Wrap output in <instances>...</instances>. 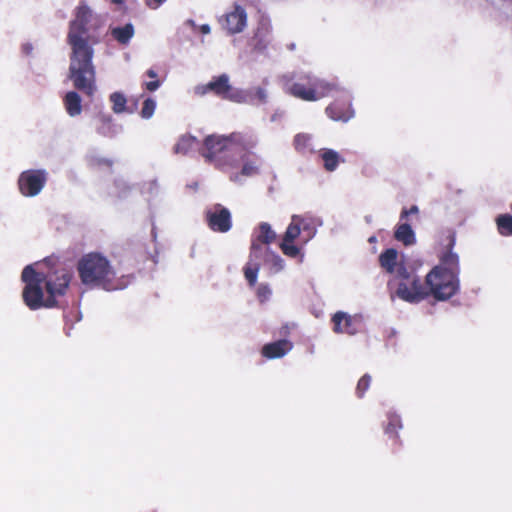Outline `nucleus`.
Returning a JSON list of instances; mask_svg holds the SVG:
<instances>
[{
  "label": "nucleus",
  "instance_id": "nucleus-1",
  "mask_svg": "<svg viewBox=\"0 0 512 512\" xmlns=\"http://www.w3.org/2000/svg\"><path fill=\"white\" fill-rule=\"evenodd\" d=\"M102 25L100 17L85 3L74 10L69 23L67 43L71 47L69 79L78 91L88 97L96 92V69L93 64L94 46L100 42L96 31Z\"/></svg>",
  "mask_w": 512,
  "mask_h": 512
},
{
  "label": "nucleus",
  "instance_id": "nucleus-2",
  "mask_svg": "<svg viewBox=\"0 0 512 512\" xmlns=\"http://www.w3.org/2000/svg\"><path fill=\"white\" fill-rule=\"evenodd\" d=\"M72 277V272L66 268L43 272L27 265L21 273L25 284L22 291L24 304L32 311L58 307L57 298L66 295Z\"/></svg>",
  "mask_w": 512,
  "mask_h": 512
},
{
  "label": "nucleus",
  "instance_id": "nucleus-3",
  "mask_svg": "<svg viewBox=\"0 0 512 512\" xmlns=\"http://www.w3.org/2000/svg\"><path fill=\"white\" fill-rule=\"evenodd\" d=\"M77 272L81 283L89 288L106 291L123 289L125 284L116 277V271L110 261L98 252L83 255L77 262Z\"/></svg>",
  "mask_w": 512,
  "mask_h": 512
},
{
  "label": "nucleus",
  "instance_id": "nucleus-4",
  "mask_svg": "<svg viewBox=\"0 0 512 512\" xmlns=\"http://www.w3.org/2000/svg\"><path fill=\"white\" fill-rule=\"evenodd\" d=\"M283 91L304 102H317L339 92L341 87L336 82L320 79L312 73L293 72L281 79Z\"/></svg>",
  "mask_w": 512,
  "mask_h": 512
},
{
  "label": "nucleus",
  "instance_id": "nucleus-5",
  "mask_svg": "<svg viewBox=\"0 0 512 512\" xmlns=\"http://www.w3.org/2000/svg\"><path fill=\"white\" fill-rule=\"evenodd\" d=\"M387 289L392 299L395 297L408 302L419 303L427 298L426 281L421 278L413 269H408L405 264L397 267L395 275L387 282Z\"/></svg>",
  "mask_w": 512,
  "mask_h": 512
},
{
  "label": "nucleus",
  "instance_id": "nucleus-6",
  "mask_svg": "<svg viewBox=\"0 0 512 512\" xmlns=\"http://www.w3.org/2000/svg\"><path fill=\"white\" fill-rule=\"evenodd\" d=\"M253 146L254 142L242 133L234 132L228 136L209 135L204 139L201 155L208 162H215L218 168L223 169L222 154L237 151L239 148L245 150Z\"/></svg>",
  "mask_w": 512,
  "mask_h": 512
},
{
  "label": "nucleus",
  "instance_id": "nucleus-7",
  "mask_svg": "<svg viewBox=\"0 0 512 512\" xmlns=\"http://www.w3.org/2000/svg\"><path fill=\"white\" fill-rule=\"evenodd\" d=\"M425 278L427 298L433 296L438 301H445L459 290V275L455 272H446L443 267H434Z\"/></svg>",
  "mask_w": 512,
  "mask_h": 512
},
{
  "label": "nucleus",
  "instance_id": "nucleus-8",
  "mask_svg": "<svg viewBox=\"0 0 512 512\" xmlns=\"http://www.w3.org/2000/svg\"><path fill=\"white\" fill-rule=\"evenodd\" d=\"M195 92L200 96L212 92L215 96L221 99L235 102H239L242 99L241 92L230 85L229 77L226 74L213 77L209 83L197 86Z\"/></svg>",
  "mask_w": 512,
  "mask_h": 512
},
{
  "label": "nucleus",
  "instance_id": "nucleus-9",
  "mask_svg": "<svg viewBox=\"0 0 512 512\" xmlns=\"http://www.w3.org/2000/svg\"><path fill=\"white\" fill-rule=\"evenodd\" d=\"M207 226L214 232L226 233L232 227V217L229 209L221 204H215L205 211Z\"/></svg>",
  "mask_w": 512,
  "mask_h": 512
},
{
  "label": "nucleus",
  "instance_id": "nucleus-10",
  "mask_svg": "<svg viewBox=\"0 0 512 512\" xmlns=\"http://www.w3.org/2000/svg\"><path fill=\"white\" fill-rule=\"evenodd\" d=\"M46 183V174L42 170H27L20 174L18 179L19 190L22 195L33 197L40 193Z\"/></svg>",
  "mask_w": 512,
  "mask_h": 512
},
{
  "label": "nucleus",
  "instance_id": "nucleus-11",
  "mask_svg": "<svg viewBox=\"0 0 512 512\" xmlns=\"http://www.w3.org/2000/svg\"><path fill=\"white\" fill-rule=\"evenodd\" d=\"M335 333L355 335L362 327L363 318L361 315H349L345 312H336L331 319Z\"/></svg>",
  "mask_w": 512,
  "mask_h": 512
},
{
  "label": "nucleus",
  "instance_id": "nucleus-12",
  "mask_svg": "<svg viewBox=\"0 0 512 512\" xmlns=\"http://www.w3.org/2000/svg\"><path fill=\"white\" fill-rule=\"evenodd\" d=\"M220 23L228 34L233 35L244 30L247 24V13L240 5H235L231 12H228Z\"/></svg>",
  "mask_w": 512,
  "mask_h": 512
},
{
  "label": "nucleus",
  "instance_id": "nucleus-13",
  "mask_svg": "<svg viewBox=\"0 0 512 512\" xmlns=\"http://www.w3.org/2000/svg\"><path fill=\"white\" fill-rule=\"evenodd\" d=\"M325 111L327 116L335 121L347 122L354 116L349 99L335 100L326 107Z\"/></svg>",
  "mask_w": 512,
  "mask_h": 512
},
{
  "label": "nucleus",
  "instance_id": "nucleus-14",
  "mask_svg": "<svg viewBox=\"0 0 512 512\" xmlns=\"http://www.w3.org/2000/svg\"><path fill=\"white\" fill-rule=\"evenodd\" d=\"M276 239V233L272 230L271 226L262 222L258 226V234L251 244V257H258V254L262 251V244L269 245Z\"/></svg>",
  "mask_w": 512,
  "mask_h": 512
},
{
  "label": "nucleus",
  "instance_id": "nucleus-15",
  "mask_svg": "<svg viewBox=\"0 0 512 512\" xmlns=\"http://www.w3.org/2000/svg\"><path fill=\"white\" fill-rule=\"evenodd\" d=\"M455 245V236L450 235L448 237V243L446 250L440 255L439 260L440 263L436 267H443L446 272H455L459 275L460 266H459V257L456 253H454L453 247Z\"/></svg>",
  "mask_w": 512,
  "mask_h": 512
},
{
  "label": "nucleus",
  "instance_id": "nucleus-16",
  "mask_svg": "<svg viewBox=\"0 0 512 512\" xmlns=\"http://www.w3.org/2000/svg\"><path fill=\"white\" fill-rule=\"evenodd\" d=\"M293 347V344L286 339L265 344L262 347L261 354L267 359L281 358L286 355Z\"/></svg>",
  "mask_w": 512,
  "mask_h": 512
},
{
  "label": "nucleus",
  "instance_id": "nucleus-17",
  "mask_svg": "<svg viewBox=\"0 0 512 512\" xmlns=\"http://www.w3.org/2000/svg\"><path fill=\"white\" fill-rule=\"evenodd\" d=\"M97 132L98 134L112 138L117 135V126L113 122V118L111 115L106 113H98L97 116Z\"/></svg>",
  "mask_w": 512,
  "mask_h": 512
},
{
  "label": "nucleus",
  "instance_id": "nucleus-18",
  "mask_svg": "<svg viewBox=\"0 0 512 512\" xmlns=\"http://www.w3.org/2000/svg\"><path fill=\"white\" fill-rule=\"evenodd\" d=\"M379 264L387 273L395 275L397 267L402 263H398V252L394 248H389L379 255Z\"/></svg>",
  "mask_w": 512,
  "mask_h": 512
},
{
  "label": "nucleus",
  "instance_id": "nucleus-19",
  "mask_svg": "<svg viewBox=\"0 0 512 512\" xmlns=\"http://www.w3.org/2000/svg\"><path fill=\"white\" fill-rule=\"evenodd\" d=\"M63 104L67 114L76 117L82 112V99L76 91H69L63 98Z\"/></svg>",
  "mask_w": 512,
  "mask_h": 512
},
{
  "label": "nucleus",
  "instance_id": "nucleus-20",
  "mask_svg": "<svg viewBox=\"0 0 512 512\" xmlns=\"http://www.w3.org/2000/svg\"><path fill=\"white\" fill-rule=\"evenodd\" d=\"M394 237L397 241L402 242L405 246H409L415 243V233L408 223H401L397 225L394 232Z\"/></svg>",
  "mask_w": 512,
  "mask_h": 512
},
{
  "label": "nucleus",
  "instance_id": "nucleus-21",
  "mask_svg": "<svg viewBox=\"0 0 512 512\" xmlns=\"http://www.w3.org/2000/svg\"><path fill=\"white\" fill-rule=\"evenodd\" d=\"M134 33V26L131 23H127L123 27L112 28L111 30L112 37L122 45L128 44Z\"/></svg>",
  "mask_w": 512,
  "mask_h": 512
},
{
  "label": "nucleus",
  "instance_id": "nucleus-22",
  "mask_svg": "<svg viewBox=\"0 0 512 512\" xmlns=\"http://www.w3.org/2000/svg\"><path fill=\"white\" fill-rule=\"evenodd\" d=\"M402 428V422L398 415L396 414H390L388 416V423L384 428V431L387 435H389L394 442L400 446L401 441L398 436V430Z\"/></svg>",
  "mask_w": 512,
  "mask_h": 512
},
{
  "label": "nucleus",
  "instance_id": "nucleus-23",
  "mask_svg": "<svg viewBox=\"0 0 512 512\" xmlns=\"http://www.w3.org/2000/svg\"><path fill=\"white\" fill-rule=\"evenodd\" d=\"M198 143L196 137L191 135H183L180 137L178 142L174 146V152L176 154L186 155L194 149Z\"/></svg>",
  "mask_w": 512,
  "mask_h": 512
},
{
  "label": "nucleus",
  "instance_id": "nucleus-24",
  "mask_svg": "<svg viewBox=\"0 0 512 512\" xmlns=\"http://www.w3.org/2000/svg\"><path fill=\"white\" fill-rule=\"evenodd\" d=\"M497 231L501 236H512V215L505 213L500 214L495 219Z\"/></svg>",
  "mask_w": 512,
  "mask_h": 512
},
{
  "label": "nucleus",
  "instance_id": "nucleus-25",
  "mask_svg": "<svg viewBox=\"0 0 512 512\" xmlns=\"http://www.w3.org/2000/svg\"><path fill=\"white\" fill-rule=\"evenodd\" d=\"M302 223L303 219L300 216L293 215L291 223L284 234L283 241L293 242L300 235Z\"/></svg>",
  "mask_w": 512,
  "mask_h": 512
},
{
  "label": "nucleus",
  "instance_id": "nucleus-26",
  "mask_svg": "<svg viewBox=\"0 0 512 512\" xmlns=\"http://www.w3.org/2000/svg\"><path fill=\"white\" fill-rule=\"evenodd\" d=\"M320 156L323 160L325 170L329 172L334 171L340 162L339 154L332 149L322 150Z\"/></svg>",
  "mask_w": 512,
  "mask_h": 512
},
{
  "label": "nucleus",
  "instance_id": "nucleus-27",
  "mask_svg": "<svg viewBox=\"0 0 512 512\" xmlns=\"http://www.w3.org/2000/svg\"><path fill=\"white\" fill-rule=\"evenodd\" d=\"M109 100L112 104V110L114 113L121 114L127 111V99L123 93L114 92L109 96Z\"/></svg>",
  "mask_w": 512,
  "mask_h": 512
},
{
  "label": "nucleus",
  "instance_id": "nucleus-28",
  "mask_svg": "<svg viewBox=\"0 0 512 512\" xmlns=\"http://www.w3.org/2000/svg\"><path fill=\"white\" fill-rule=\"evenodd\" d=\"M259 269V263L252 265L250 262L247 263L243 268L245 279L247 280L250 287H254L256 285Z\"/></svg>",
  "mask_w": 512,
  "mask_h": 512
},
{
  "label": "nucleus",
  "instance_id": "nucleus-29",
  "mask_svg": "<svg viewBox=\"0 0 512 512\" xmlns=\"http://www.w3.org/2000/svg\"><path fill=\"white\" fill-rule=\"evenodd\" d=\"M246 155L242 156L243 166L241 169V175L243 176H253L259 173L258 161L257 159H246Z\"/></svg>",
  "mask_w": 512,
  "mask_h": 512
},
{
  "label": "nucleus",
  "instance_id": "nucleus-30",
  "mask_svg": "<svg viewBox=\"0 0 512 512\" xmlns=\"http://www.w3.org/2000/svg\"><path fill=\"white\" fill-rule=\"evenodd\" d=\"M311 137L307 134L299 133L294 137V147L300 153H305L310 150Z\"/></svg>",
  "mask_w": 512,
  "mask_h": 512
},
{
  "label": "nucleus",
  "instance_id": "nucleus-31",
  "mask_svg": "<svg viewBox=\"0 0 512 512\" xmlns=\"http://www.w3.org/2000/svg\"><path fill=\"white\" fill-rule=\"evenodd\" d=\"M371 376L369 374H364L358 381L356 387V395L359 398H362L365 392L369 389L371 384Z\"/></svg>",
  "mask_w": 512,
  "mask_h": 512
},
{
  "label": "nucleus",
  "instance_id": "nucleus-32",
  "mask_svg": "<svg viewBox=\"0 0 512 512\" xmlns=\"http://www.w3.org/2000/svg\"><path fill=\"white\" fill-rule=\"evenodd\" d=\"M156 108V102L152 98H147L143 102V106L140 115L144 119H149L154 114Z\"/></svg>",
  "mask_w": 512,
  "mask_h": 512
},
{
  "label": "nucleus",
  "instance_id": "nucleus-33",
  "mask_svg": "<svg viewBox=\"0 0 512 512\" xmlns=\"http://www.w3.org/2000/svg\"><path fill=\"white\" fill-rule=\"evenodd\" d=\"M280 248L284 255L296 258L300 254V249L293 242L282 241Z\"/></svg>",
  "mask_w": 512,
  "mask_h": 512
},
{
  "label": "nucleus",
  "instance_id": "nucleus-34",
  "mask_svg": "<svg viewBox=\"0 0 512 512\" xmlns=\"http://www.w3.org/2000/svg\"><path fill=\"white\" fill-rule=\"evenodd\" d=\"M146 75L149 78H152L154 80L145 82L144 83L145 89L150 92L157 90L160 87V81L156 79L157 78L156 71L153 69H149V70H147Z\"/></svg>",
  "mask_w": 512,
  "mask_h": 512
},
{
  "label": "nucleus",
  "instance_id": "nucleus-35",
  "mask_svg": "<svg viewBox=\"0 0 512 512\" xmlns=\"http://www.w3.org/2000/svg\"><path fill=\"white\" fill-rule=\"evenodd\" d=\"M256 295L260 302H265L271 295V289L267 284H260L257 287Z\"/></svg>",
  "mask_w": 512,
  "mask_h": 512
},
{
  "label": "nucleus",
  "instance_id": "nucleus-36",
  "mask_svg": "<svg viewBox=\"0 0 512 512\" xmlns=\"http://www.w3.org/2000/svg\"><path fill=\"white\" fill-rule=\"evenodd\" d=\"M419 212V209L416 205H412L409 209L407 208H403L402 211H401V214H400V219L401 220H404L406 219L409 215L411 214H418Z\"/></svg>",
  "mask_w": 512,
  "mask_h": 512
},
{
  "label": "nucleus",
  "instance_id": "nucleus-37",
  "mask_svg": "<svg viewBox=\"0 0 512 512\" xmlns=\"http://www.w3.org/2000/svg\"><path fill=\"white\" fill-rule=\"evenodd\" d=\"M95 165L98 167L105 166L107 168H112L113 161L106 158H99L95 160Z\"/></svg>",
  "mask_w": 512,
  "mask_h": 512
},
{
  "label": "nucleus",
  "instance_id": "nucleus-38",
  "mask_svg": "<svg viewBox=\"0 0 512 512\" xmlns=\"http://www.w3.org/2000/svg\"><path fill=\"white\" fill-rule=\"evenodd\" d=\"M166 0H145L146 5L151 9H157L160 7Z\"/></svg>",
  "mask_w": 512,
  "mask_h": 512
},
{
  "label": "nucleus",
  "instance_id": "nucleus-39",
  "mask_svg": "<svg viewBox=\"0 0 512 512\" xmlns=\"http://www.w3.org/2000/svg\"><path fill=\"white\" fill-rule=\"evenodd\" d=\"M200 31L203 33V34H208L210 33V27L208 24H203L201 25L200 27Z\"/></svg>",
  "mask_w": 512,
  "mask_h": 512
},
{
  "label": "nucleus",
  "instance_id": "nucleus-40",
  "mask_svg": "<svg viewBox=\"0 0 512 512\" xmlns=\"http://www.w3.org/2000/svg\"><path fill=\"white\" fill-rule=\"evenodd\" d=\"M274 257H275V260H276V264H281L282 259L278 255H276Z\"/></svg>",
  "mask_w": 512,
  "mask_h": 512
},
{
  "label": "nucleus",
  "instance_id": "nucleus-41",
  "mask_svg": "<svg viewBox=\"0 0 512 512\" xmlns=\"http://www.w3.org/2000/svg\"><path fill=\"white\" fill-rule=\"evenodd\" d=\"M112 2L115 4H121L123 2V0H112Z\"/></svg>",
  "mask_w": 512,
  "mask_h": 512
}]
</instances>
